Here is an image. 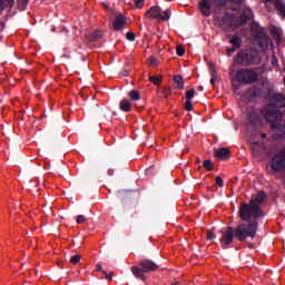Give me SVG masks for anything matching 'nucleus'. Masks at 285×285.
I'll return each mask as SVG.
<instances>
[{
    "instance_id": "6",
    "label": "nucleus",
    "mask_w": 285,
    "mask_h": 285,
    "mask_svg": "<svg viewBox=\"0 0 285 285\" xmlns=\"http://www.w3.org/2000/svg\"><path fill=\"white\" fill-rule=\"evenodd\" d=\"M235 63H239V66H257L259 61L257 60V52L250 51L248 49H242L238 51L236 57L234 58Z\"/></svg>"
},
{
    "instance_id": "27",
    "label": "nucleus",
    "mask_w": 285,
    "mask_h": 285,
    "mask_svg": "<svg viewBox=\"0 0 285 285\" xmlns=\"http://www.w3.org/2000/svg\"><path fill=\"white\" fill-rule=\"evenodd\" d=\"M91 41H97L101 39V31H94L90 36Z\"/></svg>"
},
{
    "instance_id": "26",
    "label": "nucleus",
    "mask_w": 285,
    "mask_h": 285,
    "mask_svg": "<svg viewBox=\"0 0 285 285\" xmlns=\"http://www.w3.org/2000/svg\"><path fill=\"white\" fill-rule=\"evenodd\" d=\"M230 24V16L226 13L222 19H220V26H229Z\"/></svg>"
},
{
    "instance_id": "54",
    "label": "nucleus",
    "mask_w": 285,
    "mask_h": 285,
    "mask_svg": "<svg viewBox=\"0 0 285 285\" xmlns=\"http://www.w3.org/2000/svg\"><path fill=\"white\" fill-rule=\"evenodd\" d=\"M171 285H178V283H173Z\"/></svg>"
},
{
    "instance_id": "44",
    "label": "nucleus",
    "mask_w": 285,
    "mask_h": 285,
    "mask_svg": "<svg viewBox=\"0 0 285 285\" xmlns=\"http://www.w3.org/2000/svg\"><path fill=\"white\" fill-rule=\"evenodd\" d=\"M4 28H6V24L3 22H0V32H3Z\"/></svg>"
},
{
    "instance_id": "47",
    "label": "nucleus",
    "mask_w": 285,
    "mask_h": 285,
    "mask_svg": "<svg viewBox=\"0 0 285 285\" xmlns=\"http://www.w3.org/2000/svg\"><path fill=\"white\" fill-rule=\"evenodd\" d=\"M197 91L198 92H204V86H198Z\"/></svg>"
},
{
    "instance_id": "20",
    "label": "nucleus",
    "mask_w": 285,
    "mask_h": 285,
    "mask_svg": "<svg viewBox=\"0 0 285 285\" xmlns=\"http://www.w3.org/2000/svg\"><path fill=\"white\" fill-rule=\"evenodd\" d=\"M14 6V0H0V12L4 10V8H12Z\"/></svg>"
},
{
    "instance_id": "36",
    "label": "nucleus",
    "mask_w": 285,
    "mask_h": 285,
    "mask_svg": "<svg viewBox=\"0 0 285 285\" xmlns=\"http://www.w3.org/2000/svg\"><path fill=\"white\" fill-rule=\"evenodd\" d=\"M102 275H105V277L108 282H112V272H110V274H108V272L102 271Z\"/></svg>"
},
{
    "instance_id": "41",
    "label": "nucleus",
    "mask_w": 285,
    "mask_h": 285,
    "mask_svg": "<svg viewBox=\"0 0 285 285\" xmlns=\"http://www.w3.org/2000/svg\"><path fill=\"white\" fill-rule=\"evenodd\" d=\"M215 233H213V232H208L207 233V239H215Z\"/></svg>"
},
{
    "instance_id": "51",
    "label": "nucleus",
    "mask_w": 285,
    "mask_h": 285,
    "mask_svg": "<svg viewBox=\"0 0 285 285\" xmlns=\"http://www.w3.org/2000/svg\"><path fill=\"white\" fill-rule=\"evenodd\" d=\"M122 77H128V71L124 70L122 71Z\"/></svg>"
},
{
    "instance_id": "14",
    "label": "nucleus",
    "mask_w": 285,
    "mask_h": 285,
    "mask_svg": "<svg viewBox=\"0 0 285 285\" xmlns=\"http://www.w3.org/2000/svg\"><path fill=\"white\" fill-rule=\"evenodd\" d=\"M131 273L136 279H140L141 282H146V271L138 266H131Z\"/></svg>"
},
{
    "instance_id": "43",
    "label": "nucleus",
    "mask_w": 285,
    "mask_h": 285,
    "mask_svg": "<svg viewBox=\"0 0 285 285\" xmlns=\"http://www.w3.org/2000/svg\"><path fill=\"white\" fill-rule=\"evenodd\" d=\"M107 175H109V177H112V175H115V169H109L107 171Z\"/></svg>"
},
{
    "instance_id": "2",
    "label": "nucleus",
    "mask_w": 285,
    "mask_h": 285,
    "mask_svg": "<svg viewBox=\"0 0 285 285\" xmlns=\"http://www.w3.org/2000/svg\"><path fill=\"white\" fill-rule=\"evenodd\" d=\"M266 199V193L258 191V194L247 203H240L238 209V216L242 222H257L259 217H264V212L259 207V204L264 203Z\"/></svg>"
},
{
    "instance_id": "37",
    "label": "nucleus",
    "mask_w": 285,
    "mask_h": 285,
    "mask_svg": "<svg viewBox=\"0 0 285 285\" xmlns=\"http://www.w3.org/2000/svg\"><path fill=\"white\" fill-rule=\"evenodd\" d=\"M77 224H83L86 223V216L79 215L76 219Z\"/></svg>"
},
{
    "instance_id": "28",
    "label": "nucleus",
    "mask_w": 285,
    "mask_h": 285,
    "mask_svg": "<svg viewBox=\"0 0 285 285\" xmlns=\"http://www.w3.org/2000/svg\"><path fill=\"white\" fill-rule=\"evenodd\" d=\"M170 9H166L164 14L160 17L161 21H168L170 19Z\"/></svg>"
},
{
    "instance_id": "23",
    "label": "nucleus",
    "mask_w": 285,
    "mask_h": 285,
    "mask_svg": "<svg viewBox=\"0 0 285 285\" xmlns=\"http://www.w3.org/2000/svg\"><path fill=\"white\" fill-rule=\"evenodd\" d=\"M248 92H249V97H259V95H262V89H259V88H249Z\"/></svg>"
},
{
    "instance_id": "35",
    "label": "nucleus",
    "mask_w": 285,
    "mask_h": 285,
    "mask_svg": "<svg viewBox=\"0 0 285 285\" xmlns=\"http://www.w3.org/2000/svg\"><path fill=\"white\" fill-rule=\"evenodd\" d=\"M216 185L219 186V188H224V179L220 176L216 177Z\"/></svg>"
},
{
    "instance_id": "8",
    "label": "nucleus",
    "mask_w": 285,
    "mask_h": 285,
    "mask_svg": "<svg viewBox=\"0 0 285 285\" xmlns=\"http://www.w3.org/2000/svg\"><path fill=\"white\" fill-rule=\"evenodd\" d=\"M254 18H255V14L253 13V9L246 8L242 11L240 17H237L234 19V26H236V28H239L248 23V21H250V19H254Z\"/></svg>"
},
{
    "instance_id": "46",
    "label": "nucleus",
    "mask_w": 285,
    "mask_h": 285,
    "mask_svg": "<svg viewBox=\"0 0 285 285\" xmlns=\"http://www.w3.org/2000/svg\"><path fill=\"white\" fill-rule=\"evenodd\" d=\"M96 271L100 272V273H104V269L101 268V265H97L96 266Z\"/></svg>"
},
{
    "instance_id": "17",
    "label": "nucleus",
    "mask_w": 285,
    "mask_h": 285,
    "mask_svg": "<svg viewBox=\"0 0 285 285\" xmlns=\"http://www.w3.org/2000/svg\"><path fill=\"white\" fill-rule=\"evenodd\" d=\"M119 108L122 110V112H130V110H132V104H130L129 100L125 98L120 101Z\"/></svg>"
},
{
    "instance_id": "4",
    "label": "nucleus",
    "mask_w": 285,
    "mask_h": 285,
    "mask_svg": "<svg viewBox=\"0 0 285 285\" xmlns=\"http://www.w3.org/2000/svg\"><path fill=\"white\" fill-rule=\"evenodd\" d=\"M246 0H200L198 3V8L204 17H210L213 10V3L214 8L216 10H222V8H226L228 3H235L236 6H242Z\"/></svg>"
},
{
    "instance_id": "18",
    "label": "nucleus",
    "mask_w": 285,
    "mask_h": 285,
    "mask_svg": "<svg viewBox=\"0 0 285 285\" xmlns=\"http://www.w3.org/2000/svg\"><path fill=\"white\" fill-rule=\"evenodd\" d=\"M229 43H232L233 48L239 50V48H242V38H239L238 36H233L232 39L229 40Z\"/></svg>"
},
{
    "instance_id": "24",
    "label": "nucleus",
    "mask_w": 285,
    "mask_h": 285,
    "mask_svg": "<svg viewBox=\"0 0 285 285\" xmlns=\"http://www.w3.org/2000/svg\"><path fill=\"white\" fill-rule=\"evenodd\" d=\"M18 10H26L28 8L29 0H17Z\"/></svg>"
},
{
    "instance_id": "9",
    "label": "nucleus",
    "mask_w": 285,
    "mask_h": 285,
    "mask_svg": "<svg viewBox=\"0 0 285 285\" xmlns=\"http://www.w3.org/2000/svg\"><path fill=\"white\" fill-rule=\"evenodd\" d=\"M267 121L271 124L272 129L275 130L276 139H285V125H282V119Z\"/></svg>"
},
{
    "instance_id": "3",
    "label": "nucleus",
    "mask_w": 285,
    "mask_h": 285,
    "mask_svg": "<svg viewBox=\"0 0 285 285\" xmlns=\"http://www.w3.org/2000/svg\"><path fill=\"white\" fill-rule=\"evenodd\" d=\"M282 108H285V96L279 92L272 95L263 109V116L266 121H279V119H284Z\"/></svg>"
},
{
    "instance_id": "15",
    "label": "nucleus",
    "mask_w": 285,
    "mask_h": 285,
    "mask_svg": "<svg viewBox=\"0 0 285 285\" xmlns=\"http://www.w3.org/2000/svg\"><path fill=\"white\" fill-rule=\"evenodd\" d=\"M117 197L121 200L124 208H128V204L131 202L130 194L126 190H121L118 191Z\"/></svg>"
},
{
    "instance_id": "1",
    "label": "nucleus",
    "mask_w": 285,
    "mask_h": 285,
    "mask_svg": "<svg viewBox=\"0 0 285 285\" xmlns=\"http://www.w3.org/2000/svg\"><path fill=\"white\" fill-rule=\"evenodd\" d=\"M236 228L228 226L222 232L220 246L226 250L235 239L238 242H246V239H255L257 237V229L259 228V222L257 220H243Z\"/></svg>"
},
{
    "instance_id": "21",
    "label": "nucleus",
    "mask_w": 285,
    "mask_h": 285,
    "mask_svg": "<svg viewBox=\"0 0 285 285\" xmlns=\"http://www.w3.org/2000/svg\"><path fill=\"white\" fill-rule=\"evenodd\" d=\"M174 82L177 85L178 90H184V77L180 75L174 76Z\"/></svg>"
},
{
    "instance_id": "49",
    "label": "nucleus",
    "mask_w": 285,
    "mask_h": 285,
    "mask_svg": "<svg viewBox=\"0 0 285 285\" xmlns=\"http://www.w3.org/2000/svg\"><path fill=\"white\" fill-rule=\"evenodd\" d=\"M62 32H65V35H68V32H70L67 28H62Z\"/></svg>"
},
{
    "instance_id": "40",
    "label": "nucleus",
    "mask_w": 285,
    "mask_h": 285,
    "mask_svg": "<svg viewBox=\"0 0 285 285\" xmlns=\"http://www.w3.org/2000/svg\"><path fill=\"white\" fill-rule=\"evenodd\" d=\"M235 50H237V48L235 47H230L227 49V57H233V53L235 52Z\"/></svg>"
},
{
    "instance_id": "25",
    "label": "nucleus",
    "mask_w": 285,
    "mask_h": 285,
    "mask_svg": "<svg viewBox=\"0 0 285 285\" xmlns=\"http://www.w3.org/2000/svg\"><path fill=\"white\" fill-rule=\"evenodd\" d=\"M150 83H154V86H159L161 83V76H151L149 77Z\"/></svg>"
},
{
    "instance_id": "19",
    "label": "nucleus",
    "mask_w": 285,
    "mask_h": 285,
    "mask_svg": "<svg viewBox=\"0 0 285 285\" xmlns=\"http://www.w3.org/2000/svg\"><path fill=\"white\" fill-rule=\"evenodd\" d=\"M269 32L274 37V39L276 40L282 39V31H279V28L273 26L269 28Z\"/></svg>"
},
{
    "instance_id": "7",
    "label": "nucleus",
    "mask_w": 285,
    "mask_h": 285,
    "mask_svg": "<svg viewBox=\"0 0 285 285\" xmlns=\"http://www.w3.org/2000/svg\"><path fill=\"white\" fill-rule=\"evenodd\" d=\"M271 168L274 173H282L285 168V147L281 149L271 160Z\"/></svg>"
},
{
    "instance_id": "48",
    "label": "nucleus",
    "mask_w": 285,
    "mask_h": 285,
    "mask_svg": "<svg viewBox=\"0 0 285 285\" xmlns=\"http://www.w3.org/2000/svg\"><path fill=\"white\" fill-rule=\"evenodd\" d=\"M258 27H259V23H257V22L252 23V28H258Z\"/></svg>"
},
{
    "instance_id": "53",
    "label": "nucleus",
    "mask_w": 285,
    "mask_h": 285,
    "mask_svg": "<svg viewBox=\"0 0 285 285\" xmlns=\"http://www.w3.org/2000/svg\"><path fill=\"white\" fill-rule=\"evenodd\" d=\"M266 137V134H263V138H265Z\"/></svg>"
},
{
    "instance_id": "12",
    "label": "nucleus",
    "mask_w": 285,
    "mask_h": 285,
    "mask_svg": "<svg viewBox=\"0 0 285 285\" xmlns=\"http://www.w3.org/2000/svg\"><path fill=\"white\" fill-rule=\"evenodd\" d=\"M214 156L220 161H226L230 158V150L228 148H220L215 150Z\"/></svg>"
},
{
    "instance_id": "34",
    "label": "nucleus",
    "mask_w": 285,
    "mask_h": 285,
    "mask_svg": "<svg viewBox=\"0 0 285 285\" xmlns=\"http://www.w3.org/2000/svg\"><path fill=\"white\" fill-rule=\"evenodd\" d=\"M185 110H187V112H190L193 110V102L190 100H187L185 102Z\"/></svg>"
},
{
    "instance_id": "16",
    "label": "nucleus",
    "mask_w": 285,
    "mask_h": 285,
    "mask_svg": "<svg viewBox=\"0 0 285 285\" xmlns=\"http://www.w3.org/2000/svg\"><path fill=\"white\" fill-rule=\"evenodd\" d=\"M247 124H249V126H259V124H262V118L259 117V115L250 112L247 116Z\"/></svg>"
},
{
    "instance_id": "52",
    "label": "nucleus",
    "mask_w": 285,
    "mask_h": 285,
    "mask_svg": "<svg viewBox=\"0 0 285 285\" xmlns=\"http://www.w3.org/2000/svg\"><path fill=\"white\" fill-rule=\"evenodd\" d=\"M262 1L265 2V3H271V2H273L275 0H262Z\"/></svg>"
},
{
    "instance_id": "30",
    "label": "nucleus",
    "mask_w": 285,
    "mask_h": 285,
    "mask_svg": "<svg viewBox=\"0 0 285 285\" xmlns=\"http://www.w3.org/2000/svg\"><path fill=\"white\" fill-rule=\"evenodd\" d=\"M176 53L178 55V57H184V55H186V49L184 48V46H178L176 48Z\"/></svg>"
},
{
    "instance_id": "29",
    "label": "nucleus",
    "mask_w": 285,
    "mask_h": 285,
    "mask_svg": "<svg viewBox=\"0 0 285 285\" xmlns=\"http://www.w3.org/2000/svg\"><path fill=\"white\" fill-rule=\"evenodd\" d=\"M79 262H81V256L79 254L71 256L70 258L71 264L77 265L79 264Z\"/></svg>"
},
{
    "instance_id": "50",
    "label": "nucleus",
    "mask_w": 285,
    "mask_h": 285,
    "mask_svg": "<svg viewBox=\"0 0 285 285\" xmlns=\"http://www.w3.org/2000/svg\"><path fill=\"white\" fill-rule=\"evenodd\" d=\"M272 63L275 66V63H277V58H273Z\"/></svg>"
},
{
    "instance_id": "39",
    "label": "nucleus",
    "mask_w": 285,
    "mask_h": 285,
    "mask_svg": "<svg viewBox=\"0 0 285 285\" xmlns=\"http://www.w3.org/2000/svg\"><path fill=\"white\" fill-rule=\"evenodd\" d=\"M144 2H145V0H134V3H135V6H137V8H142Z\"/></svg>"
},
{
    "instance_id": "11",
    "label": "nucleus",
    "mask_w": 285,
    "mask_h": 285,
    "mask_svg": "<svg viewBox=\"0 0 285 285\" xmlns=\"http://www.w3.org/2000/svg\"><path fill=\"white\" fill-rule=\"evenodd\" d=\"M112 28L116 31L124 30L126 28V17L124 14L117 16L114 20Z\"/></svg>"
},
{
    "instance_id": "22",
    "label": "nucleus",
    "mask_w": 285,
    "mask_h": 285,
    "mask_svg": "<svg viewBox=\"0 0 285 285\" xmlns=\"http://www.w3.org/2000/svg\"><path fill=\"white\" fill-rule=\"evenodd\" d=\"M128 97L131 101H139V99H141V94L137 90H131L128 92Z\"/></svg>"
},
{
    "instance_id": "5",
    "label": "nucleus",
    "mask_w": 285,
    "mask_h": 285,
    "mask_svg": "<svg viewBox=\"0 0 285 285\" xmlns=\"http://www.w3.org/2000/svg\"><path fill=\"white\" fill-rule=\"evenodd\" d=\"M236 81L243 86H250L259 81V72L255 68H242L236 72Z\"/></svg>"
},
{
    "instance_id": "38",
    "label": "nucleus",
    "mask_w": 285,
    "mask_h": 285,
    "mask_svg": "<svg viewBox=\"0 0 285 285\" xmlns=\"http://www.w3.org/2000/svg\"><path fill=\"white\" fill-rule=\"evenodd\" d=\"M209 72L212 77H217V70L215 69V66L209 67Z\"/></svg>"
},
{
    "instance_id": "33",
    "label": "nucleus",
    "mask_w": 285,
    "mask_h": 285,
    "mask_svg": "<svg viewBox=\"0 0 285 285\" xmlns=\"http://www.w3.org/2000/svg\"><path fill=\"white\" fill-rule=\"evenodd\" d=\"M126 39H127L128 41H135V39H136L135 32H132V31L127 32V33H126Z\"/></svg>"
},
{
    "instance_id": "13",
    "label": "nucleus",
    "mask_w": 285,
    "mask_h": 285,
    "mask_svg": "<svg viewBox=\"0 0 285 285\" xmlns=\"http://www.w3.org/2000/svg\"><path fill=\"white\" fill-rule=\"evenodd\" d=\"M145 17L151 19H161V8L157 6L149 8V10L145 13Z\"/></svg>"
},
{
    "instance_id": "10",
    "label": "nucleus",
    "mask_w": 285,
    "mask_h": 285,
    "mask_svg": "<svg viewBox=\"0 0 285 285\" xmlns=\"http://www.w3.org/2000/svg\"><path fill=\"white\" fill-rule=\"evenodd\" d=\"M138 265L147 273H153L159 268V265L150 259H141Z\"/></svg>"
},
{
    "instance_id": "42",
    "label": "nucleus",
    "mask_w": 285,
    "mask_h": 285,
    "mask_svg": "<svg viewBox=\"0 0 285 285\" xmlns=\"http://www.w3.org/2000/svg\"><path fill=\"white\" fill-rule=\"evenodd\" d=\"M216 81H217V76H212L210 78L212 86H215Z\"/></svg>"
},
{
    "instance_id": "32",
    "label": "nucleus",
    "mask_w": 285,
    "mask_h": 285,
    "mask_svg": "<svg viewBox=\"0 0 285 285\" xmlns=\"http://www.w3.org/2000/svg\"><path fill=\"white\" fill-rule=\"evenodd\" d=\"M195 97V89H189L187 92H186V99L187 101H190L191 99H194Z\"/></svg>"
},
{
    "instance_id": "45",
    "label": "nucleus",
    "mask_w": 285,
    "mask_h": 285,
    "mask_svg": "<svg viewBox=\"0 0 285 285\" xmlns=\"http://www.w3.org/2000/svg\"><path fill=\"white\" fill-rule=\"evenodd\" d=\"M150 63H153L154 66H157V59L150 58Z\"/></svg>"
},
{
    "instance_id": "31",
    "label": "nucleus",
    "mask_w": 285,
    "mask_h": 285,
    "mask_svg": "<svg viewBox=\"0 0 285 285\" xmlns=\"http://www.w3.org/2000/svg\"><path fill=\"white\" fill-rule=\"evenodd\" d=\"M203 166H204V168L207 169L208 171L213 170V168H214L212 160H205V161L203 163Z\"/></svg>"
}]
</instances>
